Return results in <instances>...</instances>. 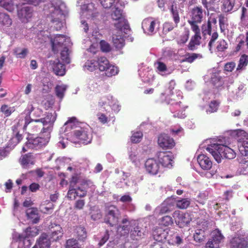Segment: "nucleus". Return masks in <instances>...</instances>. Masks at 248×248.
I'll return each instance as SVG.
<instances>
[{
	"label": "nucleus",
	"mask_w": 248,
	"mask_h": 248,
	"mask_svg": "<svg viewBox=\"0 0 248 248\" xmlns=\"http://www.w3.org/2000/svg\"><path fill=\"white\" fill-rule=\"evenodd\" d=\"M0 6L9 12H13L17 7L14 0H0Z\"/></svg>",
	"instance_id": "37"
},
{
	"label": "nucleus",
	"mask_w": 248,
	"mask_h": 248,
	"mask_svg": "<svg viewBox=\"0 0 248 248\" xmlns=\"http://www.w3.org/2000/svg\"><path fill=\"white\" fill-rule=\"evenodd\" d=\"M224 236L220 231L216 229L211 233V238L206 244V248H219V244L223 241Z\"/></svg>",
	"instance_id": "19"
},
{
	"label": "nucleus",
	"mask_w": 248,
	"mask_h": 248,
	"mask_svg": "<svg viewBox=\"0 0 248 248\" xmlns=\"http://www.w3.org/2000/svg\"><path fill=\"white\" fill-rule=\"evenodd\" d=\"M238 171L242 174H248V159H243L240 163Z\"/></svg>",
	"instance_id": "46"
},
{
	"label": "nucleus",
	"mask_w": 248,
	"mask_h": 248,
	"mask_svg": "<svg viewBox=\"0 0 248 248\" xmlns=\"http://www.w3.org/2000/svg\"><path fill=\"white\" fill-rule=\"evenodd\" d=\"M50 32L48 31H41L38 34V39H40V43L46 42L47 39H49L50 36Z\"/></svg>",
	"instance_id": "57"
},
{
	"label": "nucleus",
	"mask_w": 248,
	"mask_h": 248,
	"mask_svg": "<svg viewBox=\"0 0 248 248\" xmlns=\"http://www.w3.org/2000/svg\"><path fill=\"white\" fill-rule=\"evenodd\" d=\"M173 217L177 223L181 227L187 225L191 221L192 218L188 213H184L180 211H175Z\"/></svg>",
	"instance_id": "23"
},
{
	"label": "nucleus",
	"mask_w": 248,
	"mask_h": 248,
	"mask_svg": "<svg viewBox=\"0 0 248 248\" xmlns=\"http://www.w3.org/2000/svg\"><path fill=\"white\" fill-rule=\"evenodd\" d=\"M19 126H22L24 130L28 129L29 132L33 134L40 130L42 124L39 119H29V116H25L24 114H21L18 123Z\"/></svg>",
	"instance_id": "9"
},
{
	"label": "nucleus",
	"mask_w": 248,
	"mask_h": 248,
	"mask_svg": "<svg viewBox=\"0 0 248 248\" xmlns=\"http://www.w3.org/2000/svg\"><path fill=\"white\" fill-rule=\"evenodd\" d=\"M47 11L49 16L52 26L59 31L64 27L65 18L68 14V9L65 2L62 0H51L44 9Z\"/></svg>",
	"instance_id": "2"
},
{
	"label": "nucleus",
	"mask_w": 248,
	"mask_h": 248,
	"mask_svg": "<svg viewBox=\"0 0 248 248\" xmlns=\"http://www.w3.org/2000/svg\"><path fill=\"white\" fill-rule=\"evenodd\" d=\"M79 124L75 118H71L65 123L60 131L59 146L64 148L69 140L73 143L87 144L91 143L92 136L86 129L78 126Z\"/></svg>",
	"instance_id": "1"
},
{
	"label": "nucleus",
	"mask_w": 248,
	"mask_h": 248,
	"mask_svg": "<svg viewBox=\"0 0 248 248\" xmlns=\"http://www.w3.org/2000/svg\"><path fill=\"white\" fill-rule=\"evenodd\" d=\"M170 201V199H167L161 205L157 207L154 211V215H161L170 211L171 206Z\"/></svg>",
	"instance_id": "32"
},
{
	"label": "nucleus",
	"mask_w": 248,
	"mask_h": 248,
	"mask_svg": "<svg viewBox=\"0 0 248 248\" xmlns=\"http://www.w3.org/2000/svg\"><path fill=\"white\" fill-rule=\"evenodd\" d=\"M101 5L105 9L112 8L116 6V0H99Z\"/></svg>",
	"instance_id": "50"
},
{
	"label": "nucleus",
	"mask_w": 248,
	"mask_h": 248,
	"mask_svg": "<svg viewBox=\"0 0 248 248\" xmlns=\"http://www.w3.org/2000/svg\"><path fill=\"white\" fill-rule=\"evenodd\" d=\"M97 63L94 60H88L83 66L84 69L85 71L87 70L92 72L96 69L97 66Z\"/></svg>",
	"instance_id": "52"
},
{
	"label": "nucleus",
	"mask_w": 248,
	"mask_h": 248,
	"mask_svg": "<svg viewBox=\"0 0 248 248\" xmlns=\"http://www.w3.org/2000/svg\"><path fill=\"white\" fill-rule=\"evenodd\" d=\"M134 220H129L127 218H124L122 223L123 225L120 226L118 228V231L121 233L122 235H125L128 234L129 232L130 228L133 227V221Z\"/></svg>",
	"instance_id": "31"
},
{
	"label": "nucleus",
	"mask_w": 248,
	"mask_h": 248,
	"mask_svg": "<svg viewBox=\"0 0 248 248\" xmlns=\"http://www.w3.org/2000/svg\"><path fill=\"white\" fill-rule=\"evenodd\" d=\"M35 162V157L31 154L23 155L20 158V162L24 168H28L33 165Z\"/></svg>",
	"instance_id": "38"
},
{
	"label": "nucleus",
	"mask_w": 248,
	"mask_h": 248,
	"mask_svg": "<svg viewBox=\"0 0 248 248\" xmlns=\"http://www.w3.org/2000/svg\"><path fill=\"white\" fill-rule=\"evenodd\" d=\"M14 53L17 58H24L28 53V49L24 48L20 50L19 48H17L14 50Z\"/></svg>",
	"instance_id": "64"
},
{
	"label": "nucleus",
	"mask_w": 248,
	"mask_h": 248,
	"mask_svg": "<svg viewBox=\"0 0 248 248\" xmlns=\"http://www.w3.org/2000/svg\"><path fill=\"white\" fill-rule=\"evenodd\" d=\"M209 78L211 83L218 89H221L225 86H229V84H232L233 80L230 78H221L218 71L213 69L209 71Z\"/></svg>",
	"instance_id": "10"
},
{
	"label": "nucleus",
	"mask_w": 248,
	"mask_h": 248,
	"mask_svg": "<svg viewBox=\"0 0 248 248\" xmlns=\"http://www.w3.org/2000/svg\"><path fill=\"white\" fill-rule=\"evenodd\" d=\"M98 69L100 71H104L110 64L108 60L104 57H100L97 62Z\"/></svg>",
	"instance_id": "43"
},
{
	"label": "nucleus",
	"mask_w": 248,
	"mask_h": 248,
	"mask_svg": "<svg viewBox=\"0 0 248 248\" xmlns=\"http://www.w3.org/2000/svg\"><path fill=\"white\" fill-rule=\"evenodd\" d=\"M75 233L78 240L80 241H84L87 238L86 231L83 227H77L76 229Z\"/></svg>",
	"instance_id": "44"
},
{
	"label": "nucleus",
	"mask_w": 248,
	"mask_h": 248,
	"mask_svg": "<svg viewBox=\"0 0 248 248\" xmlns=\"http://www.w3.org/2000/svg\"><path fill=\"white\" fill-rule=\"evenodd\" d=\"M248 63V56L243 55L240 58L236 71L240 72L244 70Z\"/></svg>",
	"instance_id": "47"
},
{
	"label": "nucleus",
	"mask_w": 248,
	"mask_h": 248,
	"mask_svg": "<svg viewBox=\"0 0 248 248\" xmlns=\"http://www.w3.org/2000/svg\"><path fill=\"white\" fill-rule=\"evenodd\" d=\"M158 144L163 149H171L175 145V142L173 138L167 134H161L158 138Z\"/></svg>",
	"instance_id": "24"
},
{
	"label": "nucleus",
	"mask_w": 248,
	"mask_h": 248,
	"mask_svg": "<svg viewBox=\"0 0 248 248\" xmlns=\"http://www.w3.org/2000/svg\"><path fill=\"white\" fill-rule=\"evenodd\" d=\"M50 240L47 235L42 234L33 248H37L38 246L40 248H49Z\"/></svg>",
	"instance_id": "35"
},
{
	"label": "nucleus",
	"mask_w": 248,
	"mask_h": 248,
	"mask_svg": "<svg viewBox=\"0 0 248 248\" xmlns=\"http://www.w3.org/2000/svg\"><path fill=\"white\" fill-rule=\"evenodd\" d=\"M168 232L167 230H162L161 229L155 231L153 232V237L154 239L158 242H165L166 241Z\"/></svg>",
	"instance_id": "40"
},
{
	"label": "nucleus",
	"mask_w": 248,
	"mask_h": 248,
	"mask_svg": "<svg viewBox=\"0 0 248 248\" xmlns=\"http://www.w3.org/2000/svg\"><path fill=\"white\" fill-rule=\"evenodd\" d=\"M53 207V205L52 203L48 202L46 206L45 204H41L40 206V210L44 213H47L52 211Z\"/></svg>",
	"instance_id": "63"
},
{
	"label": "nucleus",
	"mask_w": 248,
	"mask_h": 248,
	"mask_svg": "<svg viewBox=\"0 0 248 248\" xmlns=\"http://www.w3.org/2000/svg\"><path fill=\"white\" fill-rule=\"evenodd\" d=\"M81 28L88 35L92 34L91 38L87 41L89 44H90L93 40H95L96 42L91 44L90 47L87 49V52L91 53L92 55L95 54L98 51L99 44L98 42L99 41V37L101 36L98 31V29L96 25L94 27H91L87 21L83 19L81 20Z\"/></svg>",
	"instance_id": "6"
},
{
	"label": "nucleus",
	"mask_w": 248,
	"mask_h": 248,
	"mask_svg": "<svg viewBox=\"0 0 248 248\" xmlns=\"http://www.w3.org/2000/svg\"><path fill=\"white\" fill-rule=\"evenodd\" d=\"M31 112H33L32 116L34 117H39L42 114V110L41 109L38 108H35L31 104H29L25 110L24 112L21 114H25V116H29V119H31L30 117V115Z\"/></svg>",
	"instance_id": "34"
},
{
	"label": "nucleus",
	"mask_w": 248,
	"mask_h": 248,
	"mask_svg": "<svg viewBox=\"0 0 248 248\" xmlns=\"http://www.w3.org/2000/svg\"><path fill=\"white\" fill-rule=\"evenodd\" d=\"M158 22L153 18L144 19L142 23V28L144 32L148 34H154L158 29Z\"/></svg>",
	"instance_id": "21"
},
{
	"label": "nucleus",
	"mask_w": 248,
	"mask_h": 248,
	"mask_svg": "<svg viewBox=\"0 0 248 248\" xmlns=\"http://www.w3.org/2000/svg\"><path fill=\"white\" fill-rule=\"evenodd\" d=\"M119 211L117 207L114 205L107 206L106 221L111 226L116 224L118 222Z\"/></svg>",
	"instance_id": "17"
},
{
	"label": "nucleus",
	"mask_w": 248,
	"mask_h": 248,
	"mask_svg": "<svg viewBox=\"0 0 248 248\" xmlns=\"http://www.w3.org/2000/svg\"><path fill=\"white\" fill-rule=\"evenodd\" d=\"M65 248H82L76 239L73 238L67 240Z\"/></svg>",
	"instance_id": "58"
},
{
	"label": "nucleus",
	"mask_w": 248,
	"mask_h": 248,
	"mask_svg": "<svg viewBox=\"0 0 248 248\" xmlns=\"http://www.w3.org/2000/svg\"><path fill=\"white\" fill-rule=\"evenodd\" d=\"M77 175H73L70 182L69 188L67 192V198L71 200H75L77 197H83L87 194L86 187L90 182H86L81 186H77L78 183Z\"/></svg>",
	"instance_id": "7"
},
{
	"label": "nucleus",
	"mask_w": 248,
	"mask_h": 248,
	"mask_svg": "<svg viewBox=\"0 0 248 248\" xmlns=\"http://www.w3.org/2000/svg\"><path fill=\"white\" fill-rule=\"evenodd\" d=\"M221 2V10L223 12L232 13L237 10L235 0H223Z\"/></svg>",
	"instance_id": "30"
},
{
	"label": "nucleus",
	"mask_w": 248,
	"mask_h": 248,
	"mask_svg": "<svg viewBox=\"0 0 248 248\" xmlns=\"http://www.w3.org/2000/svg\"><path fill=\"white\" fill-rule=\"evenodd\" d=\"M45 138L39 137L33 139L30 138L23 147L22 151L25 152L29 149H37L46 145L48 142L50 136L45 133Z\"/></svg>",
	"instance_id": "12"
},
{
	"label": "nucleus",
	"mask_w": 248,
	"mask_h": 248,
	"mask_svg": "<svg viewBox=\"0 0 248 248\" xmlns=\"http://www.w3.org/2000/svg\"><path fill=\"white\" fill-rule=\"evenodd\" d=\"M219 106V102L216 100L211 102L209 105V108L206 110L207 113H213L216 112Z\"/></svg>",
	"instance_id": "60"
},
{
	"label": "nucleus",
	"mask_w": 248,
	"mask_h": 248,
	"mask_svg": "<svg viewBox=\"0 0 248 248\" xmlns=\"http://www.w3.org/2000/svg\"><path fill=\"white\" fill-rule=\"evenodd\" d=\"M191 16V20L190 21L201 23L203 16L202 9L198 7L193 8Z\"/></svg>",
	"instance_id": "36"
},
{
	"label": "nucleus",
	"mask_w": 248,
	"mask_h": 248,
	"mask_svg": "<svg viewBox=\"0 0 248 248\" xmlns=\"http://www.w3.org/2000/svg\"><path fill=\"white\" fill-rule=\"evenodd\" d=\"M113 97L108 95L107 97H102L99 102V105L100 106H107L111 107L112 105Z\"/></svg>",
	"instance_id": "55"
},
{
	"label": "nucleus",
	"mask_w": 248,
	"mask_h": 248,
	"mask_svg": "<svg viewBox=\"0 0 248 248\" xmlns=\"http://www.w3.org/2000/svg\"><path fill=\"white\" fill-rule=\"evenodd\" d=\"M206 150L212 155L217 163L221 162L223 157L231 159L236 156L235 152L232 149L217 142L208 145Z\"/></svg>",
	"instance_id": "5"
},
{
	"label": "nucleus",
	"mask_w": 248,
	"mask_h": 248,
	"mask_svg": "<svg viewBox=\"0 0 248 248\" xmlns=\"http://www.w3.org/2000/svg\"><path fill=\"white\" fill-rule=\"evenodd\" d=\"M202 56L200 54L192 53L191 54H187L186 55L185 58L182 60V62H186L189 63H192L196 59H200Z\"/></svg>",
	"instance_id": "53"
},
{
	"label": "nucleus",
	"mask_w": 248,
	"mask_h": 248,
	"mask_svg": "<svg viewBox=\"0 0 248 248\" xmlns=\"http://www.w3.org/2000/svg\"><path fill=\"white\" fill-rule=\"evenodd\" d=\"M190 203V200L188 198H184L178 200L176 202V206L180 209H186L188 207Z\"/></svg>",
	"instance_id": "54"
},
{
	"label": "nucleus",
	"mask_w": 248,
	"mask_h": 248,
	"mask_svg": "<svg viewBox=\"0 0 248 248\" xmlns=\"http://www.w3.org/2000/svg\"><path fill=\"white\" fill-rule=\"evenodd\" d=\"M12 23V19L7 14L0 13V24L1 27H9L11 25Z\"/></svg>",
	"instance_id": "42"
},
{
	"label": "nucleus",
	"mask_w": 248,
	"mask_h": 248,
	"mask_svg": "<svg viewBox=\"0 0 248 248\" xmlns=\"http://www.w3.org/2000/svg\"><path fill=\"white\" fill-rule=\"evenodd\" d=\"M38 233L39 230L36 227H33L27 228L25 231L22 234L31 238L32 237L37 235Z\"/></svg>",
	"instance_id": "48"
},
{
	"label": "nucleus",
	"mask_w": 248,
	"mask_h": 248,
	"mask_svg": "<svg viewBox=\"0 0 248 248\" xmlns=\"http://www.w3.org/2000/svg\"><path fill=\"white\" fill-rule=\"evenodd\" d=\"M201 39L200 34H195V35L192 37L189 43V48L191 50L194 49L196 46L200 45Z\"/></svg>",
	"instance_id": "49"
},
{
	"label": "nucleus",
	"mask_w": 248,
	"mask_h": 248,
	"mask_svg": "<svg viewBox=\"0 0 248 248\" xmlns=\"http://www.w3.org/2000/svg\"><path fill=\"white\" fill-rule=\"evenodd\" d=\"M52 50L54 53L61 51V59L66 63H69L70 59L68 47L71 45L69 37L63 35L57 34L50 37Z\"/></svg>",
	"instance_id": "3"
},
{
	"label": "nucleus",
	"mask_w": 248,
	"mask_h": 248,
	"mask_svg": "<svg viewBox=\"0 0 248 248\" xmlns=\"http://www.w3.org/2000/svg\"><path fill=\"white\" fill-rule=\"evenodd\" d=\"M57 115L55 111L48 112L46 116L40 119L43 127L41 130L42 133H46L50 136V133L52 129L54 123L56 120Z\"/></svg>",
	"instance_id": "13"
},
{
	"label": "nucleus",
	"mask_w": 248,
	"mask_h": 248,
	"mask_svg": "<svg viewBox=\"0 0 248 248\" xmlns=\"http://www.w3.org/2000/svg\"><path fill=\"white\" fill-rule=\"evenodd\" d=\"M227 47L228 44L224 39H220L217 42L216 48L217 51H224Z\"/></svg>",
	"instance_id": "59"
},
{
	"label": "nucleus",
	"mask_w": 248,
	"mask_h": 248,
	"mask_svg": "<svg viewBox=\"0 0 248 248\" xmlns=\"http://www.w3.org/2000/svg\"><path fill=\"white\" fill-rule=\"evenodd\" d=\"M103 72H105L106 76L111 77L117 75L119 72V69L117 66L110 63L109 66Z\"/></svg>",
	"instance_id": "45"
},
{
	"label": "nucleus",
	"mask_w": 248,
	"mask_h": 248,
	"mask_svg": "<svg viewBox=\"0 0 248 248\" xmlns=\"http://www.w3.org/2000/svg\"><path fill=\"white\" fill-rule=\"evenodd\" d=\"M174 156L171 152H160L157 154V160L162 168H171L174 163Z\"/></svg>",
	"instance_id": "15"
},
{
	"label": "nucleus",
	"mask_w": 248,
	"mask_h": 248,
	"mask_svg": "<svg viewBox=\"0 0 248 248\" xmlns=\"http://www.w3.org/2000/svg\"><path fill=\"white\" fill-rule=\"evenodd\" d=\"M146 171L149 174L155 175L162 171V167L157 160L150 158L144 164Z\"/></svg>",
	"instance_id": "16"
},
{
	"label": "nucleus",
	"mask_w": 248,
	"mask_h": 248,
	"mask_svg": "<svg viewBox=\"0 0 248 248\" xmlns=\"http://www.w3.org/2000/svg\"><path fill=\"white\" fill-rule=\"evenodd\" d=\"M99 14L98 5L96 1L91 0L81 5L80 15L87 19L94 20Z\"/></svg>",
	"instance_id": "8"
},
{
	"label": "nucleus",
	"mask_w": 248,
	"mask_h": 248,
	"mask_svg": "<svg viewBox=\"0 0 248 248\" xmlns=\"http://www.w3.org/2000/svg\"><path fill=\"white\" fill-rule=\"evenodd\" d=\"M154 65L157 73L163 76H166L170 74L173 71L171 68L168 67L166 65L160 60L155 62Z\"/></svg>",
	"instance_id": "26"
},
{
	"label": "nucleus",
	"mask_w": 248,
	"mask_h": 248,
	"mask_svg": "<svg viewBox=\"0 0 248 248\" xmlns=\"http://www.w3.org/2000/svg\"><path fill=\"white\" fill-rule=\"evenodd\" d=\"M17 15L22 22H27L32 16V10L29 6H24L18 10Z\"/></svg>",
	"instance_id": "25"
},
{
	"label": "nucleus",
	"mask_w": 248,
	"mask_h": 248,
	"mask_svg": "<svg viewBox=\"0 0 248 248\" xmlns=\"http://www.w3.org/2000/svg\"><path fill=\"white\" fill-rule=\"evenodd\" d=\"M26 215L33 223H37L40 219L38 211L35 208H29L26 211Z\"/></svg>",
	"instance_id": "39"
},
{
	"label": "nucleus",
	"mask_w": 248,
	"mask_h": 248,
	"mask_svg": "<svg viewBox=\"0 0 248 248\" xmlns=\"http://www.w3.org/2000/svg\"><path fill=\"white\" fill-rule=\"evenodd\" d=\"M112 10L111 16L112 19L116 21L114 23L115 27L118 30H127L129 29V25L127 21L124 18L123 11L116 6L113 7Z\"/></svg>",
	"instance_id": "11"
},
{
	"label": "nucleus",
	"mask_w": 248,
	"mask_h": 248,
	"mask_svg": "<svg viewBox=\"0 0 248 248\" xmlns=\"http://www.w3.org/2000/svg\"><path fill=\"white\" fill-rule=\"evenodd\" d=\"M213 22H216V21L215 18H211L210 20H208V23L207 24H204L202 26V33L204 35L206 34L211 35V20Z\"/></svg>",
	"instance_id": "56"
},
{
	"label": "nucleus",
	"mask_w": 248,
	"mask_h": 248,
	"mask_svg": "<svg viewBox=\"0 0 248 248\" xmlns=\"http://www.w3.org/2000/svg\"><path fill=\"white\" fill-rule=\"evenodd\" d=\"M198 162L201 168L203 170H210L212 167V162L210 158L204 154H201L197 157Z\"/></svg>",
	"instance_id": "28"
},
{
	"label": "nucleus",
	"mask_w": 248,
	"mask_h": 248,
	"mask_svg": "<svg viewBox=\"0 0 248 248\" xmlns=\"http://www.w3.org/2000/svg\"><path fill=\"white\" fill-rule=\"evenodd\" d=\"M142 78V80L144 82L149 83L152 82L154 80V78L153 72L151 70L146 72Z\"/></svg>",
	"instance_id": "62"
},
{
	"label": "nucleus",
	"mask_w": 248,
	"mask_h": 248,
	"mask_svg": "<svg viewBox=\"0 0 248 248\" xmlns=\"http://www.w3.org/2000/svg\"><path fill=\"white\" fill-rule=\"evenodd\" d=\"M238 142V148L242 155L248 156V133L242 130L236 132Z\"/></svg>",
	"instance_id": "14"
},
{
	"label": "nucleus",
	"mask_w": 248,
	"mask_h": 248,
	"mask_svg": "<svg viewBox=\"0 0 248 248\" xmlns=\"http://www.w3.org/2000/svg\"><path fill=\"white\" fill-rule=\"evenodd\" d=\"M166 241L172 245H177V246L181 245L183 243V239L182 237L174 233L172 231H169L167 237Z\"/></svg>",
	"instance_id": "29"
},
{
	"label": "nucleus",
	"mask_w": 248,
	"mask_h": 248,
	"mask_svg": "<svg viewBox=\"0 0 248 248\" xmlns=\"http://www.w3.org/2000/svg\"><path fill=\"white\" fill-rule=\"evenodd\" d=\"M143 134L140 131L135 132L132 134L131 137V140L133 143L139 142L142 139Z\"/></svg>",
	"instance_id": "61"
},
{
	"label": "nucleus",
	"mask_w": 248,
	"mask_h": 248,
	"mask_svg": "<svg viewBox=\"0 0 248 248\" xmlns=\"http://www.w3.org/2000/svg\"><path fill=\"white\" fill-rule=\"evenodd\" d=\"M13 239L12 246L16 245V244L18 243V248H19L20 247H23L24 248H28L32 243V240L31 238L17 232H15L13 234Z\"/></svg>",
	"instance_id": "18"
},
{
	"label": "nucleus",
	"mask_w": 248,
	"mask_h": 248,
	"mask_svg": "<svg viewBox=\"0 0 248 248\" xmlns=\"http://www.w3.org/2000/svg\"><path fill=\"white\" fill-rule=\"evenodd\" d=\"M231 248H247L248 242L247 237L240 234H236L230 240Z\"/></svg>",
	"instance_id": "22"
},
{
	"label": "nucleus",
	"mask_w": 248,
	"mask_h": 248,
	"mask_svg": "<svg viewBox=\"0 0 248 248\" xmlns=\"http://www.w3.org/2000/svg\"><path fill=\"white\" fill-rule=\"evenodd\" d=\"M122 31L118 30L117 32L114 33L112 36L113 45L117 49H121L124 46V39L122 34Z\"/></svg>",
	"instance_id": "27"
},
{
	"label": "nucleus",
	"mask_w": 248,
	"mask_h": 248,
	"mask_svg": "<svg viewBox=\"0 0 248 248\" xmlns=\"http://www.w3.org/2000/svg\"><path fill=\"white\" fill-rule=\"evenodd\" d=\"M62 227L59 225H55L54 227H51V234L49 238L51 241H57L62 237Z\"/></svg>",
	"instance_id": "33"
},
{
	"label": "nucleus",
	"mask_w": 248,
	"mask_h": 248,
	"mask_svg": "<svg viewBox=\"0 0 248 248\" xmlns=\"http://www.w3.org/2000/svg\"><path fill=\"white\" fill-rule=\"evenodd\" d=\"M175 94L171 93L170 97H165V94L162 93L161 95V100L162 102L170 105V109L173 114L174 117L184 119L186 117L185 108L181 107V101L182 98V93L178 90L175 91Z\"/></svg>",
	"instance_id": "4"
},
{
	"label": "nucleus",
	"mask_w": 248,
	"mask_h": 248,
	"mask_svg": "<svg viewBox=\"0 0 248 248\" xmlns=\"http://www.w3.org/2000/svg\"><path fill=\"white\" fill-rule=\"evenodd\" d=\"M67 89V86L64 84L57 85L55 88V92L57 96L62 99L64 94V93Z\"/></svg>",
	"instance_id": "51"
},
{
	"label": "nucleus",
	"mask_w": 248,
	"mask_h": 248,
	"mask_svg": "<svg viewBox=\"0 0 248 248\" xmlns=\"http://www.w3.org/2000/svg\"><path fill=\"white\" fill-rule=\"evenodd\" d=\"M53 71L56 75L62 76L65 73V68L63 64L60 63L59 60H56L53 62Z\"/></svg>",
	"instance_id": "41"
},
{
	"label": "nucleus",
	"mask_w": 248,
	"mask_h": 248,
	"mask_svg": "<svg viewBox=\"0 0 248 248\" xmlns=\"http://www.w3.org/2000/svg\"><path fill=\"white\" fill-rule=\"evenodd\" d=\"M133 227L130 231V236L133 239H138L145 235L147 233L146 227L135 220L133 221Z\"/></svg>",
	"instance_id": "20"
}]
</instances>
